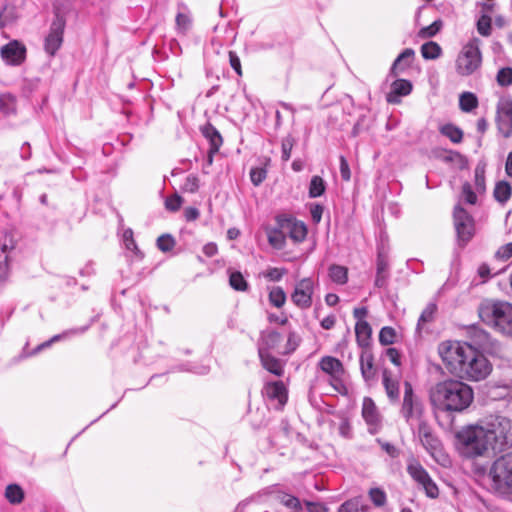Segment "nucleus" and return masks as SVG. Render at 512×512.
I'll use <instances>...</instances> for the list:
<instances>
[{
  "instance_id": "obj_33",
  "label": "nucleus",
  "mask_w": 512,
  "mask_h": 512,
  "mask_svg": "<svg viewBox=\"0 0 512 512\" xmlns=\"http://www.w3.org/2000/svg\"><path fill=\"white\" fill-rule=\"evenodd\" d=\"M437 312V305L435 303H429L422 311L418 323L417 331L421 332L425 326L434 321Z\"/></svg>"
},
{
  "instance_id": "obj_64",
  "label": "nucleus",
  "mask_w": 512,
  "mask_h": 512,
  "mask_svg": "<svg viewBox=\"0 0 512 512\" xmlns=\"http://www.w3.org/2000/svg\"><path fill=\"white\" fill-rule=\"evenodd\" d=\"M339 161L341 178L344 181H349L351 179V171L349 164L344 156H340Z\"/></svg>"
},
{
  "instance_id": "obj_59",
  "label": "nucleus",
  "mask_w": 512,
  "mask_h": 512,
  "mask_svg": "<svg viewBox=\"0 0 512 512\" xmlns=\"http://www.w3.org/2000/svg\"><path fill=\"white\" fill-rule=\"evenodd\" d=\"M511 257H512V242L499 247L495 253V258L498 260L507 261Z\"/></svg>"
},
{
  "instance_id": "obj_30",
  "label": "nucleus",
  "mask_w": 512,
  "mask_h": 512,
  "mask_svg": "<svg viewBox=\"0 0 512 512\" xmlns=\"http://www.w3.org/2000/svg\"><path fill=\"white\" fill-rule=\"evenodd\" d=\"M203 134L210 143V154L217 153L223 142L220 133L212 125H207L203 129Z\"/></svg>"
},
{
  "instance_id": "obj_2",
  "label": "nucleus",
  "mask_w": 512,
  "mask_h": 512,
  "mask_svg": "<svg viewBox=\"0 0 512 512\" xmlns=\"http://www.w3.org/2000/svg\"><path fill=\"white\" fill-rule=\"evenodd\" d=\"M430 400L441 411L460 413L472 404L474 391L461 380L448 379L431 388Z\"/></svg>"
},
{
  "instance_id": "obj_56",
  "label": "nucleus",
  "mask_w": 512,
  "mask_h": 512,
  "mask_svg": "<svg viewBox=\"0 0 512 512\" xmlns=\"http://www.w3.org/2000/svg\"><path fill=\"white\" fill-rule=\"evenodd\" d=\"M301 341L300 336L295 332H290L288 335L285 351L283 354H290L296 350Z\"/></svg>"
},
{
  "instance_id": "obj_58",
  "label": "nucleus",
  "mask_w": 512,
  "mask_h": 512,
  "mask_svg": "<svg viewBox=\"0 0 512 512\" xmlns=\"http://www.w3.org/2000/svg\"><path fill=\"white\" fill-rule=\"evenodd\" d=\"M15 99L11 95L0 96V110L5 114H9L14 111Z\"/></svg>"
},
{
  "instance_id": "obj_54",
  "label": "nucleus",
  "mask_w": 512,
  "mask_h": 512,
  "mask_svg": "<svg viewBox=\"0 0 512 512\" xmlns=\"http://www.w3.org/2000/svg\"><path fill=\"white\" fill-rule=\"evenodd\" d=\"M497 82L500 86H508L512 83V68L505 67L498 71Z\"/></svg>"
},
{
  "instance_id": "obj_16",
  "label": "nucleus",
  "mask_w": 512,
  "mask_h": 512,
  "mask_svg": "<svg viewBox=\"0 0 512 512\" xmlns=\"http://www.w3.org/2000/svg\"><path fill=\"white\" fill-rule=\"evenodd\" d=\"M0 54L6 64L16 66L25 60L26 48L20 42L14 40L4 45Z\"/></svg>"
},
{
  "instance_id": "obj_61",
  "label": "nucleus",
  "mask_w": 512,
  "mask_h": 512,
  "mask_svg": "<svg viewBox=\"0 0 512 512\" xmlns=\"http://www.w3.org/2000/svg\"><path fill=\"white\" fill-rule=\"evenodd\" d=\"M421 488L425 491L426 495L430 498H437L439 489L436 482H419Z\"/></svg>"
},
{
  "instance_id": "obj_48",
  "label": "nucleus",
  "mask_w": 512,
  "mask_h": 512,
  "mask_svg": "<svg viewBox=\"0 0 512 512\" xmlns=\"http://www.w3.org/2000/svg\"><path fill=\"white\" fill-rule=\"evenodd\" d=\"M477 31L480 35L488 37L491 35V18L483 14L477 21Z\"/></svg>"
},
{
  "instance_id": "obj_39",
  "label": "nucleus",
  "mask_w": 512,
  "mask_h": 512,
  "mask_svg": "<svg viewBox=\"0 0 512 512\" xmlns=\"http://www.w3.org/2000/svg\"><path fill=\"white\" fill-rule=\"evenodd\" d=\"M460 109L464 112H471L478 106L477 97L471 92H464L459 98Z\"/></svg>"
},
{
  "instance_id": "obj_9",
  "label": "nucleus",
  "mask_w": 512,
  "mask_h": 512,
  "mask_svg": "<svg viewBox=\"0 0 512 512\" xmlns=\"http://www.w3.org/2000/svg\"><path fill=\"white\" fill-rule=\"evenodd\" d=\"M314 294V281L307 277L299 280L291 294V301L299 309L306 310L312 306Z\"/></svg>"
},
{
  "instance_id": "obj_51",
  "label": "nucleus",
  "mask_w": 512,
  "mask_h": 512,
  "mask_svg": "<svg viewBox=\"0 0 512 512\" xmlns=\"http://www.w3.org/2000/svg\"><path fill=\"white\" fill-rule=\"evenodd\" d=\"M441 26H442L441 21H439V20L434 21L431 25L420 29L418 35L422 39L433 37L434 35H436L439 32Z\"/></svg>"
},
{
  "instance_id": "obj_24",
  "label": "nucleus",
  "mask_w": 512,
  "mask_h": 512,
  "mask_svg": "<svg viewBox=\"0 0 512 512\" xmlns=\"http://www.w3.org/2000/svg\"><path fill=\"white\" fill-rule=\"evenodd\" d=\"M414 55L415 52L411 48H406L403 50L393 62V65L390 69V74L396 76L399 71H403L409 67L412 63Z\"/></svg>"
},
{
  "instance_id": "obj_26",
  "label": "nucleus",
  "mask_w": 512,
  "mask_h": 512,
  "mask_svg": "<svg viewBox=\"0 0 512 512\" xmlns=\"http://www.w3.org/2000/svg\"><path fill=\"white\" fill-rule=\"evenodd\" d=\"M360 369H361L362 376L366 381L374 378V376H375L374 359H373L372 353L368 350H365L361 353Z\"/></svg>"
},
{
  "instance_id": "obj_52",
  "label": "nucleus",
  "mask_w": 512,
  "mask_h": 512,
  "mask_svg": "<svg viewBox=\"0 0 512 512\" xmlns=\"http://www.w3.org/2000/svg\"><path fill=\"white\" fill-rule=\"evenodd\" d=\"M174 246H175V241H174L173 237L169 234L161 235L157 239V247L159 248V250H161L163 252L171 251Z\"/></svg>"
},
{
  "instance_id": "obj_50",
  "label": "nucleus",
  "mask_w": 512,
  "mask_h": 512,
  "mask_svg": "<svg viewBox=\"0 0 512 512\" xmlns=\"http://www.w3.org/2000/svg\"><path fill=\"white\" fill-rule=\"evenodd\" d=\"M294 144H295V139L291 135H288L285 138H283L282 144H281V151H282L281 158L283 161H288L290 159L291 151L293 149Z\"/></svg>"
},
{
  "instance_id": "obj_63",
  "label": "nucleus",
  "mask_w": 512,
  "mask_h": 512,
  "mask_svg": "<svg viewBox=\"0 0 512 512\" xmlns=\"http://www.w3.org/2000/svg\"><path fill=\"white\" fill-rule=\"evenodd\" d=\"M286 272L284 268L273 267L267 270L265 277L271 281H280Z\"/></svg>"
},
{
  "instance_id": "obj_37",
  "label": "nucleus",
  "mask_w": 512,
  "mask_h": 512,
  "mask_svg": "<svg viewBox=\"0 0 512 512\" xmlns=\"http://www.w3.org/2000/svg\"><path fill=\"white\" fill-rule=\"evenodd\" d=\"M442 49L440 45L434 41H429L421 46V54L424 59L434 60L440 57Z\"/></svg>"
},
{
  "instance_id": "obj_17",
  "label": "nucleus",
  "mask_w": 512,
  "mask_h": 512,
  "mask_svg": "<svg viewBox=\"0 0 512 512\" xmlns=\"http://www.w3.org/2000/svg\"><path fill=\"white\" fill-rule=\"evenodd\" d=\"M492 480H512V452L497 458L490 468Z\"/></svg>"
},
{
  "instance_id": "obj_18",
  "label": "nucleus",
  "mask_w": 512,
  "mask_h": 512,
  "mask_svg": "<svg viewBox=\"0 0 512 512\" xmlns=\"http://www.w3.org/2000/svg\"><path fill=\"white\" fill-rule=\"evenodd\" d=\"M15 248V242L9 235H5L0 242V282L5 281L10 272V253Z\"/></svg>"
},
{
  "instance_id": "obj_6",
  "label": "nucleus",
  "mask_w": 512,
  "mask_h": 512,
  "mask_svg": "<svg viewBox=\"0 0 512 512\" xmlns=\"http://www.w3.org/2000/svg\"><path fill=\"white\" fill-rule=\"evenodd\" d=\"M481 65L482 53L480 50V40L474 37L460 50L455 61V70L460 76H470L479 70Z\"/></svg>"
},
{
  "instance_id": "obj_4",
  "label": "nucleus",
  "mask_w": 512,
  "mask_h": 512,
  "mask_svg": "<svg viewBox=\"0 0 512 512\" xmlns=\"http://www.w3.org/2000/svg\"><path fill=\"white\" fill-rule=\"evenodd\" d=\"M483 323L499 333L512 337V303L507 301L484 300L478 307Z\"/></svg>"
},
{
  "instance_id": "obj_62",
  "label": "nucleus",
  "mask_w": 512,
  "mask_h": 512,
  "mask_svg": "<svg viewBox=\"0 0 512 512\" xmlns=\"http://www.w3.org/2000/svg\"><path fill=\"white\" fill-rule=\"evenodd\" d=\"M124 243L128 250L134 251L136 254H140V251L136 245L135 240L133 239V232L131 229H128L123 234Z\"/></svg>"
},
{
  "instance_id": "obj_44",
  "label": "nucleus",
  "mask_w": 512,
  "mask_h": 512,
  "mask_svg": "<svg viewBox=\"0 0 512 512\" xmlns=\"http://www.w3.org/2000/svg\"><path fill=\"white\" fill-rule=\"evenodd\" d=\"M407 470L413 480H431L426 471L417 461H411L408 464Z\"/></svg>"
},
{
  "instance_id": "obj_1",
  "label": "nucleus",
  "mask_w": 512,
  "mask_h": 512,
  "mask_svg": "<svg viewBox=\"0 0 512 512\" xmlns=\"http://www.w3.org/2000/svg\"><path fill=\"white\" fill-rule=\"evenodd\" d=\"M438 354L446 369L461 380L482 381L492 372V364L485 355L467 342L443 341Z\"/></svg>"
},
{
  "instance_id": "obj_49",
  "label": "nucleus",
  "mask_w": 512,
  "mask_h": 512,
  "mask_svg": "<svg viewBox=\"0 0 512 512\" xmlns=\"http://www.w3.org/2000/svg\"><path fill=\"white\" fill-rule=\"evenodd\" d=\"M396 338V332L392 327L385 326L380 330L379 342L382 345L393 344Z\"/></svg>"
},
{
  "instance_id": "obj_47",
  "label": "nucleus",
  "mask_w": 512,
  "mask_h": 512,
  "mask_svg": "<svg viewBox=\"0 0 512 512\" xmlns=\"http://www.w3.org/2000/svg\"><path fill=\"white\" fill-rule=\"evenodd\" d=\"M368 495L376 507H383L387 502L386 493L380 488H371Z\"/></svg>"
},
{
  "instance_id": "obj_20",
  "label": "nucleus",
  "mask_w": 512,
  "mask_h": 512,
  "mask_svg": "<svg viewBox=\"0 0 512 512\" xmlns=\"http://www.w3.org/2000/svg\"><path fill=\"white\" fill-rule=\"evenodd\" d=\"M412 91V83L406 79H396L390 86V91L386 95V100L391 104H399L401 97L407 96Z\"/></svg>"
},
{
  "instance_id": "obj_34",
  "label": "nucleus",
  "mask_w": 512,
  "mask_h": 512,
  "mask_svg": "<svg viewBox=\"0 0 512 512\" xmlns=\"http://www.w3.org/2000/svg\"><path fill=\"white\" fill-rule=\"evenodd\" d=\"M5 498L10 504H20L24 499V491L17 483H10L5 488Z\"/></svg>"
},
{
  "instance_id": "obj_12",
  "label": "nucleus",
  "mask_w": 512,
  "mask_h": 512,
  "mask_svg": "<svg viewBox=\"0 0 512 512\" xmlns=\"http://www.w3.org/2000/svg\"><path fill=\"white\" fill-rule=\"evenodd\" d=\"M361 414L368 427V432L372 435L377 434L382 428V417L370 397L363 399Z\"/></svg>"
},
{
  "instance_id": "obj_45",
  "label": "nucleus",
  "mask_w": 512,
  "mask_h": 512,
  "mask_svg": "<svg viewBox=\"0 0 512 512\" xmlns=\"http://www.w3.org/2000/svg\"><path fill=\"white\" fill-rule=\"evenodd\" d=\"M229 284L233 289L237 291H246L248 288L246 280L238 271L230 273Z\"/></svg>"
},
{
  "instance_id": "obj_5",
  "label": "nucleus",
  "mask_w": 512,
  "mask_h": 512,
  "mask_svg": "<svg viewBox=\"0 0 512 512\" xmlns=\"http://www.w3.org/2000/svg\"><path fill=\"white\" fill-rule=\"evenodd\" d=\"M487 434L492 453L512 447V420L500 414H491L480 419Z\"/></svg>"
},
{
  "instance_id": "obj_32",
  "label": "nucleus",
  "mask_w": 512,
  "mask_h": 512,
  "mask_svg": "<svg viewBox=\"0 0 512 512\" xmlns=\"http://www.w3.org/2000/svg\"><path fill=\"white\" fill-rule=\"evenodd\" d=\"M372 329L368 322H360L355 325V335L357 343L366 347L369 345L371 339Z\"/></svg>"
},
{
  "instance_id": "obj_11",
  "label": "nucleus",
  "mask_w": 512,
  "mask_h": 512,
  "mask_svg": "<svg viewBox=\"0 0 512 512\" xmlns=\"http://www.w3.org/2000/svg\"><path fill=\"white\" fill-rule=\"evenodd\" d=\"M496 125L498 132L504 138L512 136V99L509 97L501 98L497 104Z\"/></svg>"
},
{
  "instance_id": "obj_7",
  "label": "nucleus",
  "mask_w": 512,
  "mask_h": 512,
  "mask_svg": "<svg viewBox=\"0 0 512 512\" xmlns=\"http://www.w3.org/2000/svg\"><path fill=\"white\" fill-rule=\"evenodd\" d=\"M401 415L412 430L415 429L417 424L425 421L423 419V405L420 399L414 394L413 387L408 381L404 382Z\"/></svg>"
},
{
  "instance_id": "obj_57",
  "label": "nucleus",
  "mask_w": 512,
  "mask_h": 512,
  "mask_svg": "<svg viewBox=\"0 0 512 512\" xmlns=\"http://www.w3.org/2000/svg\"><path fill=\"white\" fill-rule=\"evenodd\" d=\"M182 203H183V198L178 194H174V195L166 198L165 207L169 211L176 212L180 209Z\"/></svg>"
},
{
  "instance_id": "obj_23",
  "label": "nucleus",
  "mask_w": 512,
  "mask_h": 512,
  "mask_svg": "<svg viewBox=\"0 0 512 512\" xmlns=\"http://www.w3.org/2000/svg\"><path fill=\"white\" fill-rule=\"evenodd\" d=\"M264 393L269 399L277 400L281 406L284 405L287 400L285 386L280 381L266 384Z\"/></svg>"
},
{
  "instance_id": "obj_42",
  "label": "nucleus",
  "mask_w": 512,
  "mask_h": 512,
  "mask_svg": "<svg viewBox=\"0 0 512 512\" xmlns=\"http://www.w3.org/2000/svg\"><path fill=\"white\" fill-rule=\"evenodd\" d=\"M481 335L485 339V342L481 344L482 350L491 355H499L501 352L499 342L492 339L490 335L485 332L481 333Z\"/></svg>"
},
{
  "instance_id": "obj_53",
  "label": "nucleus",
  "mask_w": 512,
  "mask_h": 512,
  "mask_svg": "<svg viewBox=\"0 0 512 512\" xmlns=\"http://www.w3.org/2000/svg\"><path fill=\"white\" fill-rule=\"evenodd\" d=\"M84 331H85V328H79V329H72V330L66 331L62 334L54 335L49 341H46L43 344H41L40 346H38L37 350H41L43 348L49 347L51 345V343L61 340V339H64L71 334L83 333Z\"/></svg>"
},
{
  "instance_id": "obj_14",
  "label": "nucleus",
  "mask_w": 512,
  "mask_h": 512,
  "mask_svg": "<svg viewBox=\"0 0 512 512\" xmlns=\"http://www.w3.org/2000/svg\"><path fill=\"white\" fill-rule=\"evenodd\" d=\"M276 221L294 242H302L306 238L307 228L303 222L284 215L277 216Z\"/></svg>"
},
{
  "instance_id": "obj_29",
  "label": "nucleus",
  "mask_w": 512,
  "mask_h": 512,
  "mask_svg": "<svg viewBox=\"0 0 512 512\" xmlns=\"http://www.w3.org/2000/svg\"><path fill=\"white\" fill-rule=\"evenodd\" d=\"M262 366L270 373L281 376L283 374V366L279 359L273 357L271 354H258Z\"/></svg>"
},
{
  "instance_id": "obj_36",
  "label": "nucleus",
  "mask_w": 512,
  "mask_h": 512,
  "mask_svg": "<svg viewBox=\"0 0 512 512\" xmlns=\"http://www.w3.org/2000/svg\"><path fill=\"white\" fill-rule=\"evenodd\" d=\"M512 193V188L510 184L506 181H500L496 184L494 188V197L499 203H506Z\"/></svg>"
},
{
  "instance_id": "obj_10",
  "label": "nucleus",
  "mask_w": 512,
  "mask_h": 512,
  "mask_svg": "<svg viewBox=\"0 0 512 512\" xmlns=\"http://www.w3.org/2000/svg\"><path fill=\"white\" fill-rule=\"evenodd\" d=\"M454 225L459 241L466 244L474 235V221L471 215L460 205L454 208Z\"/></svg>"
},
{
  "instance_id": "obj_22",
  "label": "nucleus",
  "mask_w": 512,
  "mask_h": 512,
  "mask_svg": "<svg viewBox=\"0 0 512 512\" xmlns=\"http://www.w3.org/2000/svg\"><path fill=\"white\" fill-rule=\"evenodd\" d=\"M483 487L496 496L512 502V482H483Z\"/></svg>"
},
{
  "instance_id": "obj_43",
  "label": "nucleus",
  "mask_w": 512,
  "mask_h": 512,
  "mask_svg": "<svg viewBox=\"0 0 512 512\" xmlns=\"http://www.w3.org/2000/svg\"><path fill=\"white\" fill-rule=\"evenodd\" d=\"M278 499L280 503L293 511L297 512L302 509L300 500L293 495L282 492L278 495Z\"/></svg>"
},
{
  "instance_id": "obj_40",
  "label": "nucleus",
  "mask_w": 512,
  "mask_h": 512,
  "mask_svg": "<svg viewBox=\"0 0 512 512\" xmlns=\"http://www.w3.org/2000/svg\"><path fill=\"white\" fill-rule=\"evenodd\" d=\"M329 276L333 282L343 285L348 280L347 268L340 265H332L329 268Z\"/></svg>"
},
{
  "instance_id": "obj_46",
  "label": "nucleus",
  "mask_w": 512,
  "mask_h": 512,
  "mask_svg": "<svg viewBox=\"0 0 512 512\" xmlns=\"http://www.w3.org/2000/svg\"><path fill=\"white\" fill-rule=\"evenodd\" d=\"M200 187V180L198 178V176L194 175V174H189L182 186H181V190L183 192H187V193H196L198 191Z\"/></svg>"
},
{
  "instance_id": "obj_19",
  "label": "nucleus",
  "mask_w": 512,
  "mask_h": 512,
  "mask_svg": "<svg viewBox=\"0 0 512 512\" xmlns=\"http://www.w3.org/2000/svg\"><path fill=\"white\" fill-rule=\"evenodd\" d=\"M281 340V334L274 330L262 331L257 343L258 354H270L271 351H275Z\"/></svg>"
},
{
  "instance_id": "obj_8",
  "label": "nucleus",
  "mask_w": 512,
  "mask_h": 512,
  "mask_svg": "<svg viewBox=\"0 0 512 512\" xmlns=\"http://www.w3.org/2000/svg\"><path fill=\"white\" fill-rule=\"evenodd\" d=\"M318 367L329 376V383L340 394H346L347 388L343 383L345 369L342 362L333 356H323Z\"/></svg>"
},
{
  "instance_id": "obj_3",
  "label": "nucleus",
  "mask_w": 512,
  "mask_h": 512,
  "mask_svg": "<svg viewBox=\"0 0 512 512\" xmlns=\"http://www.w3.org/2000/svg\"><path fill=\"white\" fill-rule=\"evenodd\" d=\"M455 438L456 448L465 458L486 457L492 453L490 442L480 419L474 424L463 426L456 432Z\"/></svg>"
},
{
  "instance_id": "obj_13",
  "label": "nucleus",
  "mask_w": 512,
  "mask_h": 512,
  "mask_svg": "<svg viewBox=\"0 0 512 512\" xmlns=\"http://www.w3.org/2000/svg\"><path fill=\"white\" fill-rule=\"evenodd\" d=\"M413 432L417 435L424 448L432 456L435 457L441 452V443L439 439L434 436L431 427L427 424L426 421L417 424Z\"/></svg>"
},
{
  "instance_id": "obj_41",
  "label": "nucleus",
  "mask_w": 512,
  "mask_h": 512,
  "mask_svg": "<svg viewBox=\"0 0 512 512\" xmlns=\"http://www.w3.org/2000/svg\"><path fill=\"white\" fill-rule=\"evenodd\" d=\"M326 189L325 181L320 176H313L309 184V197H320Z\"/></svg>"
},
{
  "instance_id": "obj_60",
  "label": "nucleus",
  "mask_w": 512,
  "mask_h": 512,
  "mask_svg": "<svg viewBox=\"0 0 512 512\" xmlns=\"http://www.w3.org/2000/svg\"><path fill=\"white\" fill-rule=\"evenodd\" d=\"M462 196L464 200L471 205L476 204L477 202V196L472 190V187L469 183H464L462 186Z\"/></svg>"
},
{
  "instance_id": "obj_55",
  "label": "nucleus",
  "mask_w": 512,
  "mask_h": 512,
  "mask_svg": "<svg viewBox=\"0 0 512 512\" xmlns=\"http://www.w3.org/2000/svg\"><path fill=\"white\" fill-rule=\"evenodd\" d=\"M267 176V171L261 167H255L250 170V179L255 186H259Z\"/></svg>"
},
{
  "instance_id": "obj_27",
  "label": "nucleus",
  "mask_w": 512,
  "mask_h": 512,
  "mask_svg": "<svg viewBox=\"0 0 512 512\" xmlns=\"http://www.w3.org/2000/svg\"><path fill=\"white\" fill-rule=\"evenodd\" d=\"M383 385L388 398L393 402L398 401L400 395L399 381L392 378L390 372L387 370L383 372Z\"/></svg>"
},
{
  "instance_id": "obj_28",
  "label": "nucleus",
  "mask_w": 512,
  "mask_h": 512,
  "mask_svg": "<svg viewBox=\"0 0 512 512\" xmlns=\"http://www.w3.org/2000/svg\"><path fill=\"white\" fill-rule=\"evenodd\" d=\"M369 506L364 502L363 498L353 497L342 503L338 512H368Z\"/></svg>"
},
{
  "instance_id": "obj_35",
  "label": "nucleus",
  "mask_w": 512,
  "mask_h": 512,
  "mask_svg": "<svg viewBox=\"0 0 512 512\" xmlns=\"http://www.w3.org/2000/svg\"><path fill=\"white\" fill-rule=\"evenodd\" d=\"M439 131L443 136L449 138L451 142L455 144L460 143L463 139V131L451 123L442 125L439 128Z\"/></svg>"
},
{
  "instance_id": "obj_21",
  "label": "nucleus",
  "mask_w": 512,
  "mask_h": 512,
  "mask_svg": "<svg viewBox=\"0 0 512 512\" xmlns=\"http://www.w3.org/2000/svg\"><path fill=\"white\" fill-rule=\"evenodd\" d=\"M175 26L178 34L185 35L192 27V15L189 8L181 3L178 5L175 18Z\"/></svg>"
},
{
  "instance_id": "obj_31",
  "label": "nucleus",
  "mask_w": 512,
  "mask_h": 512,
  "mask_svg": "<svg viewBox=\"0 0 512 512\" xmlns=\"http://www.w3.org/2000/svg\"><path fill=\"white\" fill-rule=\"evenodd\" d=\"M286 235V230L279 227L278 224L276 228H270L267 230L268 242L276 249H282L284 247Z\"/></svg>"
},
{
  "instance_id": "obj_38",
  "label": "nucleus",
  "mask_w": 512,
  "mask_h": 512,
  "mask_svg": "<svg viewBox=\"0 0 512 512\" xmlns=\"http://www.w3.org/2000/svg\"><path fill=\"white\" fill-rule=\"evenodd\" d=\"M269 302L276 308H281L286 302V293L280 286H274L269 290Z\"/></svg>"
},
{
  "instance_id": "obj_15",
  "label": "nucleus",
  "mask_w": 512,
  "mask_h": 512,
  "mask_svg": "<svg viewBox=\"0 0 512 512\" xmlns=\"http://www.w3.org/2000/svg\"><path fill=\"white\" fill-rule=\"evenodd\" d=\"M64 27L65 23L61 18H57L51 24L49 34L45 38V50L51 56H54L62 45Z\"/></svg>"
},
{
  "instance_id": "obj_25",
  "label": "nucleus",
  "mask_w": 512,
  "mask_h": 512,
  "mask_svg": "<svg viewBox=\"0 0 512 512\" xmlns=\"http://www.w3.org/2000/svg\"><path fill=\"white\" fill-rule=\"evenodd\" d=\"M388 261L387 258L382 254L379 253L377 257V271H376V278H375V286L378 288H383L387 284L388 280Z\"/></svg>"
}]
</instances>
